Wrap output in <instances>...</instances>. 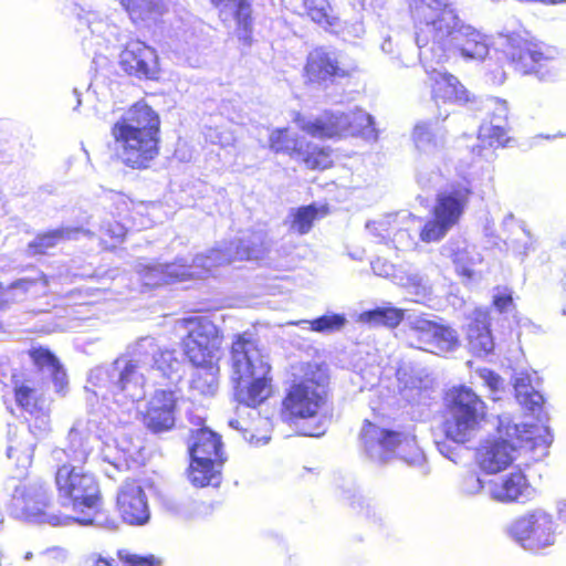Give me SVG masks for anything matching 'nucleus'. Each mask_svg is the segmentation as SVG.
<instances>
[{
  "mask_svg": "<svg viewBox=\"0 0 566 566\" xmlns=\"http://www.w3.org/2000/svg\"><path fill=\"white\" fill-rule=\"evenodd\" d=\"M34 417V422L30 423V432L35 437L43 436L49 430V416L45 411V408L41 411H38Z\"/></svg>",
  "mask_w": 566,
  "mask_h": 566,
  "instance_id": "55",
  "label": "nucleus"
},
{
  "mask_svg": "<svg viewBox=\"0 0 566 566\" xmlns=\"http://www.w3.org/2000/svg\"><path fill=\"white\" fill-rule=\"evenodd\" d=\"M499 45L521 74H535L541 80L549 75L548 66L553 59L547 52H555V50L530 42L515 33L501 35Z\"/></svg>",
  "mask_w": 566,
  "mask_h": 566,
  "instance_id": "15",
  "label": "nucleus"
},
{
  "mask_svg": "<svg viewBox=\"0 0 566 566\" xmlns=\"http://www.w3.org/2000/svg\"><path fill=\"white\" fill-rule=\"evenodd\" d=\"M120 65L129 75L154 78L158 71L156 51L139 40H132L120 53Z\"/></svg>",
  "mask_w": 566,
  "mask_h": 566,
  "instance_id": "20",
  "label": "nucleus"
},
{
  "mask_svg": "<svg viewBox=\"0 0 566 566\" xmlns=\"http://www.w3.org/2000/svg\"><path fill=\"white\" fill-rule=\"evenodd\" d=\"M476 375L483 381L490 390V399L496 401L501 399L500 394L504 389V380L494 371L488 368H480L476 370Z\"/></svg>",
  "mask_w": 566,
  "mask_h": 566,
  "instance_id": "47",
  "label": "nucleus"
},
{
  "mask_svg": "<svg viewBox=\"0 0 566 566\" xmlns=\"http://www.w3.org/2000/svg\"><path fill=\"white\" fill-rule=\"evenodd\" d=\"M178 400L175 390H156L148 402L144 422L155 433L170 430L175 424V410Z\"/></svg>",
  "mask_w": 566,
  "mask_h": 566,
  "instance_id": "24",
  "label": "nucleus"
},
{
  "mask_svg": "<svg viewBox=\"0 0 566 566\" xmlns=\"http://www.w3.org/2000/svg\"><path fill=\"white\" fill-rule=\"evenodd\" d=\"M245 420L242 419H230L229 420V427L235 429V430H240L243 432V438L249 441L250 443L252 444H265L268 443L269 441V438L263 436V437H255L253 433L250 432V429L248 427H245Z\"/></svg>",
  "mask_w": 566,
  "mask_h": 566,
  "instance_id": "53",
  "label": "nucleus"
},
{
  "mask_svg": "<svg viewBox=\"0 0 566 566\" xmlns=\"http://www.w3.org/2000/svg\"><path fill=\"white\" fill-rule=\"evenodd\" d=\"M303 7L311 20L323 28L327 29L336 24L327 0H303Z\"/></svg>",
  "mask_w": 566,
  "mask_h": 566,
  "instance_id": "44",
  "label": "nucleus"
},
{
  "mask_svg": "<svg viewBox=\"0 0 566 566\" xmlns=\"http://www.w3.org/2000/svg\"><path fill=\"white\" fill-rule=\"evenodd\" d=\"M270 148L274 153H282L291 157L300 156L303 149V142L287 128L273 130L269 138Z\"/></svg>",
  "mask_w": 566,
  "mask_h": 566,
  "instance_id": "39",
  "label": "nucleus"
},
{
  "mask_svg": "<svg viewBox=\"0 0 566 566\" xmlns=\"http://www.w3.org/2000/svg\"><path fill=\"white\" fill-rule=\"evenodd\" d=\"M398 380L402 385L400 392L406 400L411 403H420L428 397L429 384L428 378L408 376L406 371L399 369L397 373Z\"/></svg>",
  "mask_w": 566,
  "mask_h": 566,
  "instance_id": "38",
  "label": "nucleus"
},
{
  "mask_svg": "<svg viewBox=\"0 0 566 566\" xmlns=\"http://www.w3.org/2000/svg\"><path fill=\"white\" fill-rule=\"evenodd\" d=\"M360 439L366 453L374 461L385 463L397 457L415 465L423 460L415 437L409 433L386 430L366 421L361 428Z\"/></svg>",
  "mask_w": 566,
  "mask_h": 566,
  "instance_id": "13",
  "label": "nucleus"
},
{
  "mask_svg": "<svg viewBox=\"0 0 566 566\" xmlns=\"http://www.w3.org/2000/svg\"><path fill=\"white\" fill-rule=\"evenodd\" d=\"M190 457L223 464L222 442L220 437L208 428H202L192 434L189 447Z\"/></svg>",
  "mask_w": 566,
  "mask_h": 566,
  "instance_id": "32",
  "label": "nucleus"
},
{
  "mask_svg": "<svg viewBox=\"0 0 566 566\" xmlns=\"http://www.w3.org/2000/svg\"><path fill=\"white\" fill-rule=\"evenodd\" d=\"M48 291V279L40 272L34 271L32 275L21 277L11 283L6 290L0 285V311L8 302H20L28 296L36 297Z\"/></svg>",
  "mask_w": 566,
  "mask_h": 566,
  "instance_id": "29",
  "label": "nucleus"
},
{
  "mask_svg": "<svg viewBox=\"0 0 566 566\" xmlns=\"http://www.w3.org/2000/svg\"><path fill=\"white\" fill-rule=\"evenodd\" d=\"M506 535L524 551L545 554L558 541V524L554 516L537 507L514 518L506 527Z\"/></svg>",
  "mask_w": 566,
  "mask_h": 566,
  "instance_id": "12",
  "label": "nucleus"
},
{
  "mask_svg": "<svg viewBox=\"0 0 566 566\" xmlns=\"http://www.w3.org/2000/svg\"><path fill=\"white\" fill-rule=\"evenodd\" d=\"M48 492L43 484L32 483L15 488L11 501V512L17 518L53 526L69 525L67 515L49 514Z\"/></svg>",
  "mask_w": 566,
  "mask_h": 566,
  "instance_id": "17",
  "label": "nucleus"
},
{
  "mask_svg": "<svg viewBox=\"0 0 566 566\" xmlns=\"http://www.w3.org/2000/svg\"><path fill=\"white\" fill-rule=\"evenodd\" d=\"M186 325L188 335L184 346L189 361L192 365H218L222 355L218 327L206 317H190Z\"/></svg>",
  "mask_w": 566,
  "mask_h": 566,
  "instance_id": "16",
  "label": "nucleus"
},
{
  "mask_svg": "<svg viewBox=\"0 0 566 566\" xmlns=\"http://www.w3.org/2000/svg\"><path fill=\"white\" fill-rule=\"evenodd\" d=\"M515 222H517V221L515 220V217H514V214H513V213H507V214L504 217V219H503V226H504V227H506V228L511 227V226H512V224H514Z\"/></svg>",
  "mask_w": 566,
  "mask_h": 566,
  "instance_id": "61",
  "label": "nucleus"
},
{
  "mask_svg": "<svg viewBox=\"0 0 566 566\" xmlns=\"http://www.w3.org/2000/svg\"><path fill=\"white\" fill-rule=\"evenodd\" d=\"M366 228L379 242H391L398 250H411L417 245L416 235L422 226L418 217L401 211L368 222Z\"/></svg>",
  "mask_w": 566,
  "mask_h": 566,
  "instance_id": "18",
  "label": "nucleus"
},
{
  "mask_svg": "<svg viewBox=\"0 0 566 566\" xmlns=\"http://www.w3.org/2000/svg\"><path fill=\"white\" fill-rule=\"evenodd\" d=\"M463 175L465 185L453 186L437 195L432 209V218L428 220L420 231V239L426 243L442 240L448 232L460 221L469 202L474 177Z\"/></svg>",
  "mask_w": 566,
  "mask_h": 566,
  "instance_id": "11",
  "label": "nucleus"
},
{
  "mask_svg": "<svg viewBox=\"0 0 566 566\" xmlns=\"http://www.w3.org/2000/svg\"><path fill=\"white\" fill-rule=\"evenodd\" d=\"M199 369L192 375L190 390L193 395L212 397L218 391V365H195Z\"/></svg>",
  "mask_w": 566,
  "mask_h": 566,
  "instance_id": "37",
  "label": "nucleus"
},
{
  "mask_svg": "<svg viewBox=\"0 0 566 566\" xmlns=\"http://www.w3.org/2000/svg\"><path fill=\"white\" fill-rule=\"evenodd\" d=\"M117 507L129 525H144L149 521L148 501L143 488L135 481H126L117 494Z\"/></svg>",
  "mask_w": 566,
  "mask_h": 566,
  "instance_id": "22",
  "label": "nucleus"
},
{
  "mask_svg": "<svg viewBox=\"0 0 566 566\" xmlns=\"http://www.w3.org/2000/svg\"><path fill=\"white\" fill-rule=\"evenodd\" d=\"M69 450L54 451V458L61 460L65 454L70 463L57 469L55 483L62 505L71 506L74 515H67L70 523L82 525L93 524L99 507V488L95 476L75 465L86 460L90 453L88 441L84 440L77 428H72L69 433Z\"/></svg>",
  "mask_w": 566,
  "mask_h": 566,
  "instance_id": "4",
  "label": "nucleus"
},
{
  "mask_svg": "<svg viewBox=\"0 0 566 566\" xmlns=\"http://www.w3.org/2000/svg\"><path fill=\"white\" fill-rule=\"evenodd\" d=\"M446 437L459 444L471 441L486 417V405L482 398L467 386L451 389L446 397Z\"/></svg>",
  "mask_w": 566,
  "mask_h": 566,
  "instance_id": "9",
  "label": "nucleus"
},
{
  "mask_svg": "<svg viewBox=\"0 0 566 566\" xmlns=\"http://www.w3.org/2000/svg\"><path fill=\"white\" fill-rule=\"evenodd\" d=\"M206 140L221 147L233 145L235 137L233 132L224 127H208L205 132Z\"/></svg>",
  "mask_w": 566,
  "mask_h": 566,
  "instance_id": "49",
  "label": "nucleus"
},
{
  "mask_svg": "<svg viewBox=\"0 0 566 566\" xmlns=\"http://www.w3.org/2000/svg\"><path fill=\"white\" fill-rule=\"evenodd\" d=\"M125 453V449H119L117 446H113L109 442H105L101 451L103 460L112 464L115 469H117L122 460H124Z\"/></svg>",
  "mask_w": 566,
  "mask_h": 566,
  "instance_id": "51",
  "label": "nucleus"
},
{
  "mask_svg": "<svg viewBox=\"0 0 566 566\" xmlns=\"http://www.w3.org/2000/svg\"><path fill=\"white\" fill-rule=\"evenodd\" d=\"M518 229L523 232V234L526 237V241L521 247H514V249L523 255H526L531 250L534 249V238L531 233V231L527 229L525 222L518 221L517 222Z\"/></svg>",
  "mask_w": 566,
  "mask_h": 566,
  "instance_id": "57",
  "label": "nucleus"
},
{
  "mask_svg": "<svg viewBox=\"0 0 566 566\" xmlns=\"http://www.w3.org/2000/svg\"><path fill=\"white\" fill-rule=\"evenodd\" d=\"M406 287L410 289L416 296L419 298L426 297L429 293L430 289L427 284V281L419 273H411L407 276L406 283H403Z\"/></svg>",
  "mask_w": 566,
  "mask_h": 566,
  "instance_id": "52",
  "label": "nucleus"
},
{
  "mask_svg": "<svg viewBox=\"0 0 566 566\" xmlns=\"http://www.w3.org/2000/svg\"><path fill=\"white\" fill-rule=\"evenodd\" d=\"M490 497L500 503H525L535 495V489L521 471L491 480L488 484Z\"/></svg>",
  "mask_w": 566,
  "mask_h": 566,
  "instance_id": "21",
  "label": "nucleus"
},
{
  "mask_svg": "<svg viewBox=\"0 0 566 566\" xmlns=\"http://www.w3.org/2000/svg\"><path fill=\"white\" fill-rule=\"evenodd\" d=\"M440 452L452 462H457V454L451 451L449 448L444 449V446H440Z\"/></svg>",
  "mask_w": 566,
  "mask_h": 566,
  "instance_id": "59",
  "label": "nucleus"
},
{
  "mask_svg": "<svg viewBox=\"0 0 566 566\" xmlns=\"http://www.w3.org/2000/svg\"><path fill=\"white\" fill-rule=\"evenodd\" d=\"M31 557H32V553H30V552L27 553L25 556H24L25 559H31Z\"/></svg>",
  "mask_w": 566,
  "mask_h": 566,
  "instance_id": "64",
  "label": "nucleus"
},
{
  "mask_svg": "<svg viewBox=\"0 0 566 566\" xmlns=\"http://www.w3.org/2000/svg\"><path fill=\"white\" fill-rule=\"evenodd\" d=\"M328 375L316 363H300L292 366V382L282 403L284 419H313L312 429L304 430V436L319 437L326 431L329 416L327 405Z\"/></svg>",
  "mask_w": 566,
  "mask_h": 566,
  "instance_id": "5",
  "label": "nucleus"
},
{
  "mask_svg": "<svg viewBox=\"0 0 566 566\" xmlns=\"http://www.w3.org/2000/svg\"><path fill=\"white\" fill-rule=\"evenodd\" d=\"M493 305L501 313H506L513 306V297L510 289L497 286L493 291Z\"/></svg>",
  "mask_w": 566,
  "mask_h": 566,
  "instance_id": "50",
  "label": "nucleus"
},
{
  "mask_svg": "<svg viewBox=\"0 0 566 566\" xmlns=\"http://www.w3.org/2000/svg\"><path fill=\"white\" fill-rule=\"evenodd\" d=\"M539 385L536 371H520L514 376L516 400L542 421L541 412L543 410L544 397L539 391Z\"/></svg>",
  "mask_w": 566,
  "mask_h": 566,
  "instance_id": "28",
  "label": "nucleus"
},
{
  "mask_svg": "<svg viewBox=\"0 0 566 566\" xmlns=\"http://www.w3.org/2000/svg\"><path fill=\"white\" fill-rule=\"evenodd\" d=\"M301 323L308 324L314 332L328 334L340 331L346 324V317L342 314H326L313 321H303Z\"/></svg>",
  "mask_w": 566,
  "mask_h": 566,
  "instance_id": "45",
  "label": "nucleus"
},
{
  "mask_svg": "<svg viewBox=\"0 0 566 566\" xmlns=\"http://www.w3.org/2000/svg\"><path fill=\"white\" fill-rule=\"evenodd\" d=\"M305 76L311 83L327 85L336 77H345L346 71L338 61L334 51L317 48L310 52L305 65Z\"/></svg>",
  "mask_w": 566,
  "mask_h": 566,
  "instance_id": "23",
  "label": "nucleus"
},
{
  "mask_svg": "<svg viewBox=\"0 0 566 566\" xmlns=\"http://www.w3.org/2000/svg\"><path fill=\"white\" fill-rule=\"evenodd\" d=\"M119 556L128 566H154L157 562L153 555L142 556L128 552H120Z\"/></svg>",
  "mask_w": 566,
  "mask_h": 566,
  "instance_id": "54",
  "label": "nucleus"
},
{
  "mask_svg": "<svg viewBox=\"0 0 566 566\" xmlns=\"http://www.w3.org/2000/svg\"><path fill=\"white\" fill-rule=\"evenodd\" d=\"M497 437L481 441L476 449V463L488 474L499 473L509 468L517 453H525L531 460L543 459L553 442L551 429L545 424H520L509 413L497 418Z\"/></svg>",
  "mask_w": 566,
  "mask_h": 566,
  "instance_id": "3",
  "label": "nucleus"
},
{
  "mask_svg": "<svg viewBox=\"0 0 566 566\" xmlns=\"http://www.w3.org/2000/svg\"><path fill=\"white\" fill-rule=\"evenodd\" d=\"M418 182H419L420 185H422L423 187H426V186H427V185H426V182L422 180V178H421L420 176H418Z\"/></svg>",
  "mask_w": 566,
  "mask_h": 566,
  "instance_id": "63",
  "label": "nucleus"
},
{
  "mask_svg": "<svg viewBox=\"0 0 566 566\" xmlns=\"http://www.w3.org/2000/svg\"><path fill=\"white\" fill-rule=\"evenodd\" d=\"M558 520L566 524V499L558 500L555 505Z\"/></svg>",
  "mask_w": 566,
  "mask_h": 566,
  "instance_id": "58",
  "label": "nucleus"
},
{
  "mask_svg": "<svg viewBox=\"0 0 566 566\" xmlns=\"http://www.w3.org/2000/svg\"><path fill=\"white\" fill-rule=\"evenodd\" d=\"M134 22L155 19L163 13V0H120Z\"/></svg>",
  "mask_w": 566,
  "mask_h": 566,
  "instance_id": "40",
  "label": "nucleus"
},
{
  "mask_svg": "<svg viewBox=\"0 0 566 566\" xmlns=\"http://www.w3.org/2000/svg\"><path fill=\"white\" fill-rule=\"evenodd\" d=\"M231 359L237 377L235 399L243 406V410L252 408V412L256 413L255 407L270 395L271 366L268 357L243 334L237 336L232 343Z\"/></svg>",
  "mask_w": 566,
  "mask_h": 566,
  "instance_id": "8",
  "label": "nucleus"
},
{
  "mask_svg": "<svg viewBox=\"0 0 566 566\" xmlns=\"http://www.w3.org/2000/svg\"><path fill=\"white\" fill-rule=\"evenodd\" d=\"M101 232L103 235H108L114 242L111 245H115L116 242H120L125 237L126 228L119 222H107L102 224Z\"/></svg>",
  "mask_w": 566,
  "mask_h": 566,
  "instance_id": "56",
  "label": "nucleus"
},
{
  "mask_svg": "<svg viewBox=\"0 0 566 566\" xmlns=\"http://www.w3.org/2000/svg\"><path fill=\"white\" fill-rule=\"evenodd\" d=\"M484 103V107L491 112V119L480 126L478 138L490 147H504L509 142L506 132L507 104L496 97H488Z\"/></svg>",
  "mask_w": 566,
  "mask_h": 566,
  "instance_id": "25",
  "label": "nucleus"
},
{
  "mask_svg": "<svg viewBox=\"0 0 566 566\" xmlns=\"http://www.w3.org/2000/svg\"><path fill=\"white\" fill-rule=\"evenodd\" d=\"M422 65L429 77L432 98L438 106L440 103L464 105L472 101L469 91L454 75L446 72L442 66L436 67L438 63Z\"/></svg>",
  "mask_w": 566,
  "mask_h": 566,
  "instance_id": "19",
  "label": "nucleus"
},
{
  "mask_svg": "<svg viewBox=\"0 0 566 566\" xmlns=\"http://www.w3.org/2000/svg\"><path fill=\"white\" fill-rule=\"evenodd\" d=\"M403 319V312L396 307H377L359 314L358 321L369 325L396 327Z\"/></svg>",
  "mask_w": 566,
  "mask_h": 566,
  "instance_id": "42",
  "label": "nucleus"
},
{
  "mask_svg": "<svg viewBox=\"0 0 566 566\" xmlns=\"http://www.w3.org/2000/svg\"><path fill=\"white\" fill-rule=\"evenodd\" d=\"M470 349L476 356H485L494 348L490 329V313L488 308L475 307L467 315L464 327Z\"/></svg>",
  "mask_w": 566,
  "mask_h": 566,
  "instance_id": "26",
  "label": "nucleus"
},
{
  "mask_svg": "<svg viewBox=\"0 0 566 566\" xmlns=\"http://www.w3.org/2000/svg\"><path fill=\"white\" fill-rule=\"evenodd\" d=\"M403 339L409 347L436 355L454 352L460 344L457 331L422 315L407 318Z\"/></svg>",
  "mask_w": 566,
  "mask_h": 566,
  "instance_id": "14",
  "label": "nucleus"
},
{
  "mask_svg": "<svg viewBox=\"0 0 566 566\" xmlns=\"http://www.w3.org/2000/svg\"><path fill=\"white\" fill-rule=\"evenodd\" d=\"M14 396L17 405L30 416L41 411L44 407V399L29 381L15 384Z\"/></svg>",
  "mask_w": 566,
  "mask_h": 566,
  "instance_id": "41",
  "label": "nucleus"
},
{
  "mask_svg": "<svg viewBox=\"0 0 566 566\" xmlns=\"http://www.w3.org/2000/svg\"><path fill=\"white\" fill-rule=\"evenodd\" d=\"M33 448H34V443H31L30 447L25 450V452L28 453V457H31V454L33 452Z\"/></svg>",
  "mask_w": 566,
  "mask_h": 566,
  "instance_id": "62",
  "label": "nucleus"
},
{
  "mask_svg": "<svg viewBox=\"0 0 566 566\" xmlns=\"http://www.w3.org/2000/svg\"><path fill=\"white\" fill-rule=\"evenodd\" d=\"M150 370L177 384L185 375V364L176 350L161 349L154 337H140L128 346L125 355L92 368L85 390L96 399L113 401L129 410L145 398Z\"/></svg>",
  "mask_w": 566,
  "mask_h": 566,
  "instance_id": "1",
  "label": "nucleus"
},
{
  "mask_svg": "<svg viewBox=\"0 0 566 566\" xmlns=\"http://www.w3.org/2000/svg\"><path fill=\"white\" fill-rule=\"evenodd\" d=\"M30 356L42 374L51 377L55 391L64 394L69 381L57 358L49 349L42 347L33 348Z\"/></svg>",
  "mask_w": 566,
  "mask_h": 566,
  "instance_id": "33",
  "label": "nucleus"
},
{
  "mask_svg": "<svg viewBox=\"0 0 566 566\" xmlns=\"http://www.w3.org/2000/svg\"><path fill=\"white\" fill-rule=\"evenodd\" d=\"M219 10V17L223 23L235 22L238 39L244 44H250L252 32L251 6L245 0H211Z\"/></svg>",
  "mask_w": 566,
  "mask_h": 566,
  "instance_id": "27",
  "label": "nucleus"
},
{
  "mask_svg": "<svg viewBox=\"0 0 566 566\" xmlns=\"http://www.w3.org/2000/svg\"><path fill=\"white\" fill-rule=\"evenodd\" d=\"M310 150L304 151L298 157H302L305 165L311 169H326L332 165L331 150L319 148L317 146L310 147Z\"/></svg>",
  "mask_w": 566,
  "mask_h": 566,
  "instance_id": "46",
  "label": "nucleus"
},
{
  "mask_svg": "<svg viewBox=\"0 0 566 566\" xmlns=\"http://www.w3.org/2000/svg\"><path fill=\"white\" fill-rule=\"evenodd\" d=\"M261 235H254L250 244L243 239L237 243H230L226 249H213L208 254H199L192 260V264L167 263L137 265V272L143 283L147 286L169 284L182 281L187 277L202 279L212 272V268L228 264L235 260H256L262 255Z\"/></svg>",
  "mask_w": 566,
  "mask_h": 566,
  "instance_id": "7",
  "label": "nucleus"
},
{
  "mask_svg": "<svg viewBox=\"0 0 566 566\" xmlns=\"http://www.w3.org/2000/svg\"><path fill=\"white\" fill-rule=\"evenodd\" d=\"M408 2L421 63L442 64L453 52L468 60H483L489 54L485 35L463 23L449 0Z\"/></svg>",
  "mask_w": 566,
  "mask_h": 566,
  "instance_id": "2",
  "label": "nucleus"
},
{
  "mask_svg": "<svg viewBox=\"0 0 566 566\" xmlns=\"http://www.w3.org/2000/svg\"><path fill=\"white\" fill-rule=\"evenodd\" d=\"M297 126L315 138L360 136L368 142L378 139V130L371 115L360 108L349 113L325 112L317 117L296 118Z\"/></svg>",
  "mask_w": 566,
  "mask_h": 566,
  "instance_id": "10",
  "label": "nucleus"
},
{
  "mask_svg": "<svg viewBox=\"0 0 566 566\" xmlns=\"http://www.w3.org/2000/svg\"><path fill=\"white\" fill-rule=\"evenodd\" d=\"M220 468L221 464L210 462V460L191 458L189 480L198 488L218 486L221 482Z\"/></svg>",
  "mask_w": 566,
  "mask_h": 566,
  "instance_id": "36",
  "label": "nucleus"
},
{
  "mask_svg": "<svg viewBox=\"0 0 566 566\" xmlns=\"http://www.w3.org/2000/svg\"><path fill=\"white\" fill-rule=\"evenodd\" d=\"M441 254L450 259L459 274L472 277L475 266L482 262V256L475 247L465 241L451 240L441 248Z\"/></svg>",
  "mask_w": 566,
  "mask_h": 566,
  "instance_id": "30",
  "label": "nucleus"
},
{
  "mask_svg": "<svg viewBox=\"0 0 566 566\" xmlns=\"http://www.w3.org/2000/svg\"><path fill=\"white\" fill-rule=\"evenodd\" d=\"M483 489L484 483L475 471L465 472L458 483V490L464 496L478 495Z\"/></svg>",
  "mask_w": 566,
  "mask_h": 566,
  "instance_id": "48",
  "label": "nucleus"
},
{
  "mask_svg": "<svg viewBox=\"0 0 566 566\" xmlns=\"http://www.w3.org/2000/svg\"><path fill=\"white\" fill-rule=\"evenodd\" d=\"M159 116L150 106H130L112 126L118 159L134 169L147 168L159 153Z\"/></svg>",
  "mask_w": 566,
  "mask_h": 566,
  "instance_id": "6",
  "label": "nucleus"
},
{
  "mask_svg": "<svg viewBox=\"0 0 566 566\" xmlns=\"http://www.w3.org/2000/svg\"><path fill=\"white\" fill-rule=\"evenodd\" d=\"M326 214V210L323 206L308 205L298 208H292L289 211L285 223L289 229L301 235L306 234L311 231L314 221Z\"/></svg>",
  "mask_w": 566,
  "mask_h": 566,
  "instance_id": "35",
  "label": "nucleus"
},
{
  "mask_svg": "<svg viewBox=\"0 0 566 566\" xmlns=\"http://www.w3.org/2000/svg\"><path fill=\"white\" fill-rule=\"evenodd\" d=\"M412 139L418 150L432 153L442 146V139L434 133L432 123L419 122L412 133Z\"/></svg>",
  "mask_w": 566,
  "mask_h": 566,
  "instance_id": "43",
  "label": "nucleus"
},
{
  "mask_svg": "<svg viewBox=\"0 0 566 566\" xmlns=\"http://www.w3.org/2000/svg\"><path fill=\"white\" fill-rule=\"evenodd\" d=\"M87 566H112L111 563L104 558L92 559Z\"/></svg>",
  "mask_w": 566,
  "mask_h": 566,
  "instance_id": "60",
  "label": "nucleus"
},
{
  "mask_svg": "<svg viewBox=\"0 0 566 566\" xmlns=\"http://www.w3.org/2000/svg\"><path fill=\"white\" fill-rule=\"evenodd\" d=\"M80 233L88 234V231L78 228H60L40 233L28 243L25 253L29 256L45 254L50 249L64 240L77 239Z\"/></svg>",
  "mask_w": 566,
  "mask_h": 566,
  "instance_id": "34",
  "label": "nucleus"
},
{
  "mask_svg": "<svg viewBox=\"0 0 566 566\" xmlns=\"http://www.w3.org/2000/svg\"><path fill=\"white\" fill-rule=\"evenodd\" d=\"M81 20L84 21L91 31L92 38L96 40L97 45L115 44L120 40V28L112 15H105L99 11H88Z\"/></svg>",
  "mask_w": 566,
  "mask_h": 566,
  "instance_id": "31",
  "label": "nucleus"
}]
</instances>
